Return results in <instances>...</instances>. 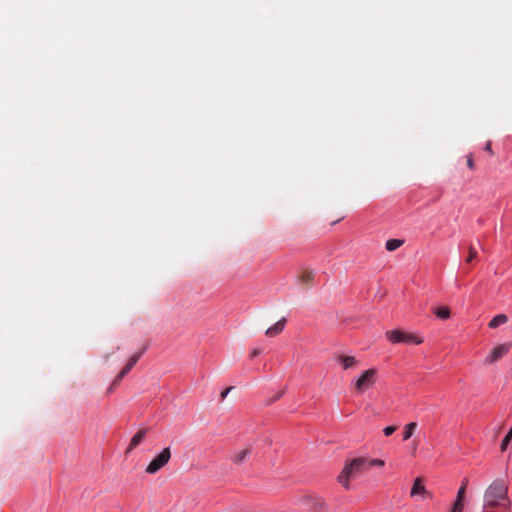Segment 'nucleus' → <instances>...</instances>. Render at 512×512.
<instances>
[{"label": "nucleus", "mask_w": 512, "mask_h": 512, "mask_svg": "<svg viewBox=\"0 0 512 512\" xmlns=\"http://www.w3.org/2000/svg\"><path fill=\"white\" fill-rule=\"evenodd\" d=\"M325 509V503L323 501H318L314 503L313 511L314 512H323Z\"/></svg>", "instance_id": "25"}, {"label": "nucleus", "mask_w": 512, "mask_h": 512, "mask_svg": "<svg viewBox=\"0 0 512 512\" xmlns=\"http://www.w3.org/2000/svg\"><path fill=\"white\" fill-rule=\"evenodd\" d=\"M508 321V317L505 314H498L494 316L491 321L489 322L488 326L489 328H497L502 324H505Z\"/></svg>", "instance_id": "14"}, {"label": "nucleus", "mask_w": 512, "mask_h": 512, "mask_svg": "<svg viewBox=\"0 0 512 512\" xmlns=\"http://www.w3.org/2000/svg\"><path fill=\"white\" fill-rule=\"evenodd\" d=\"M377 369L369 368L365 370L356 380L354 389L357 393H364L376 382Z\"/></svg>", "instance_id": "4"}, {"label": "nucleus", "mask_w": 512, "mask_h": 512, "mask_svg": "<svg viewBox=\"0 0 512 512\" xmlns=\"http://www.w3.org/2000/svg\"><path fill=\"white\" fill-rule=\"evenodd\" d=\"M512 440V435L510 433H507L505 437L503 438L501 444H500V450L501 452H505L509 446V443Z\"/></svg>", "instance_id": "22"}, {"label": "nucleus", "mask_w": 512, "mask_h": 512, "mask_svg": "<svg viewBox=\"0 0 512 512\" xmlns=\"http://www.w3.org/2000/svg\"><path fill=\"white\" fill-rule=\"evenodd\" d=\"M511 500L508 483L502 478L495 479L485 490L482 512H510Z\"/></svg>", "instance_id": "1"}, {"label": "nucleus", "mask_w": 512, "mask_h": 512, "mask_svg": "<svg viewBox=\"0 0 512 512\" xmlns=\"http://www.w3.org/2000/svg\"><path fill=\"white\" fill-rule=\"evenodd\" d=\"M477 255V250L472 245H470L468 249V256L465 259V262L468 264L471 263L474 259L477 258Z\"/></svg>", "instance_id": "21"}, {"label": "nucleus", "mask_w": 512, "mask_h": 512, "mask_svg": "<svg viewBox=\"0 0 512 512\" xmlns=\"http://www.w3.org/2000/svg\"><path fill=\"white\" fill-rule=\"evenodd\" d=\"M425 493H427L426 491V488L423 484V481L420 477H417L415 480H414V483L412 485V488L410 490V495L411 497L413 496H416V495H424Z\"/></svg>", "instance_id": "11"}, {"label": "nucleus", "mask_w": 512, "mask_h": 512, "mask_svg": "<svg viewBox=\"0 0 512 512\" xmlns=\"http://www.w3.org/2000/svg\"><path fill=\"white\" fill-rule=\"evenodd\" d=\"M263 352V349L261 347H255L251 350L250 354H249V357L251 359L259 356L261 353Z\"/></svg>", "instance_id": "26"}, {"label": "nucleus", "mask_w": 512, "mask_h": 512, "mask_svg": "<svg viewBox=\"0 0 512 512\" xmlns=\"http://www.w3.org/2000/svg\"><path fill=\"white\" fill-rule=\"evenodd\" d=\"M386 337L393 344L405 343L419 345L423 343V338L400 329L387 331Z\"/></svg>", "instance_id": "3"}, {"label": "nucleus", "mask_w": 512, "mask_h": 512, "mask_svg": "<svg viewBox=\"0 0 512 512\" xmlns=\"http://www.w3.org/2000/svg\"><path fill=\"white\" fill-rule=\"evenodd\" d=\"M171 458V451L169 447L164 448L151 462L147 465L145 471L148 474H155L168 464Z\"/></svg>", "instance_id": "5"}, {"label": "nucleus", "mask_w": 512, "mask_h": 512, "mask_svg": "<svg viewBox=\"0 0 512 512\" xmlns=\"http://www.w3.org/2000/svg\"><path fill=\"white\" fill-rule=\"evenodd\" d=\"M286 323H287V319L285 317H282L274 325L267 328V330L265 331V335L267 337H275V336L279 335L284 330Z\"/></svg>", "instance_id": "10"}, {"label": "nucleus", "mask_w": 512, "mask_h": 512, "mask_svg": "<svg viewBox=\"0 0 512 512\" xmlns=\"http://www.w3.org/2000/svg\"><path fill=\"white\" fill-rule=\"evenodd\" d=\"M511 346H512V344L510 342L499 344V345L495 346L491 350L490 354L486 357L485 362L488 364H492V363L498 361L499 359H501L504 355H506L510 351Z\"/></svg>", "instance_id": "6"}, {"label": "nucleus", "mask_w": 512, "mask_h": 512, "mask_svg": "<svg viewBox=\"0 0 512 512\" xmlns=\"http://www.w3.org/2000/svg\"><path fill=\"white\" fill-rule=\"evenodd\" d=\"M464 508V502L455 500L450 512H462Z\"/></svg>", "instance_id": "23"}, {"label": "nucleus", "mask_w": 512, "mask_h": 512, "mask_svg": "<svg viewBox=\"0 0 512 512\" xmlns=\"http://www.w3.org/2000/svg\"><path fill=\"white\" fill-rule=\"evenodd\" d=\"M436 317L442 320H446L450 317L451 311L448 306H439L434 309Z\"/></svg>", "instance_id": "15"}, {"label": "nucleus", "mask_w": 512, "mask_h": 512, "mask_svg": "<svg viewBox=\"0 0 512 512\" xmlns=\"http://www.w3.org/2000/svg\"><path fill=\"white\" fill-rule=\"evenodd\" d=\"M149 345L145 344L139 351L130 356L127 363L122 368L124 373H129L133 367L137 364L139 359L143 356V354L148 350Z\"/></svg>", "instance_id": "7"}, {"label": "nucleus", "mask_w": 512, "mask_h": 512, "mask_svg": "<svg viewBox=\"0 0 512 512\" xmlns=\"http://www.w3.org/2000/svg\"><path fill=\"white\" fill-rule=\"evenodd\" d=\"M403 244H404V240L403 239L393 238V239H389V240L386 241L385 248L388 251H395L396 249L401 247Z\"/></svg>", "instance_id": "17"}, {"label": "nucleus", "mask_w": 512, "mask_h": 512, "mask_svg": "<svg viewBox=\"0 0 512 512\" xmlns=\"http://www.w3.org/2000/svg\"><path fill=\"white\" fill-rule=\"evenodd\" d=\"M148 432V428H142L136 432V434L131 438L128 447L126 448L125 454H129L132 450H134L145 438Z\"/></svg>", "instance_id": "9"}, {"label": "nucleus", "mask_w": 512, "mask_h": 512, "mask_svg": "<svg viewBox=\"0 0 512 512\" xmlns=\"http://www.w3.org/2000/svg\"><path fill=\"white\" fill-rule=\"evenodd\" d=\"M128 373H124V370L121 369V371L116 375V377L114 378L111 386L109 387L108 389V392H112L114 388H116L120 383L121 381L123 380V378L127 375Z\"/></svg>", "instance_id": "20"}, {"label": "nucleus", "mask_w": 512, "mask_h": 512, "mask_svg": "<svg viewBox=\"0 0 512 512\" xmlns=\"http://www.w3.org/2000/svg\"><path fill=\"white\" fill-rule=\"evenodd\" d=\"M468 482H469L468 478H463L462 479L461 485H460V487H459V489L457 491L456 500L464 502L465 492H466V488H467Z\"/></svg>", "instance_id": "18"}, {"label": "nucleus", "mask_w": 512, "mask_h": 512, "mask_svg": "<svg viewBox=\"0 0 512 512\" xmlns=\"http://www.w3.org/2000/svg\"><path fill=\"white\" fill-rule=\"evenodd\" d=\"M315 272L310 269H303L298 276V280L303 285L311 284L314 281Z\"/></svg>", "instance_id": "12"}, {"label": "nucleus", "mask_w": 512, "mask_h": 512, "mask_svg": "<svg viewBox=\"0 0 512 512\" xmlns=\"http://www.w3.org/2000/svg\"><path fill=\"white\" fill-rule=\"evenodd\" d=\"M397 430L396 426H387L383 429V433L385 436L392 435Z\"/></svg>", "instance_id": "27"}, {"label": "nucleus", "mask_w": 512, "mask_h": 512, "mask_svg": "<svg viewBox=\"0 0 512 512\" xmlns=\"http://www.w3.org/2000/svg\"><path fill=\"white\" fill-rule=\"evenodd\" d=\"M483 150L486 151L490 156H494L495 153H494V150L492 148V141L491 140H488L485 144V146L483 147Z\"/></svg>", "instance_id": "24"}, {"label": "nucleus", "mask_w": 512, "mask_h": 512, "mask_svg": "<svg viewBox=\"0 0 512 512\" xmlns=\"http://www.w3.org/2000/svg\"><path fill=\"white\" fill-rule=\"evenodd\" d=\"M149 345L145 344L139 351L130 356L127 363L122 368L124 373H129L133 367L137 364L139 359L143 356V354L148 350Z\"/></svg>", "instance_id": "8"}, {"label": "nucleus", "mask_w": 512, "mask_h": 512, "mask_svg": "<svg viewBox=\"0 0 512 512\" xmlns=\"http://www.w3.org/2000/svg\"><path fill=\"white\" fill-rule=\"evenodd\" d=\"M252 450L251 448H245L241 451H239L238 453H236L233 457H232V461L235 463V464H241L245 459L246 457L251 454Z\"/></svg>", "instance_id": "16"}, {"label": "nucleus", "mask_w": 512, "mask_h": 512, "mask_svg": "<svg viewBox=\"0 0 512 512\" xmlns=\"http://www.w3.org/2000/svg\"><path fill=\"white\" fill-rule=\"evenodd\" d=\"M416 427H417L416 422H410L407 425H405L404 431H403V440L404 441L411 438L413 431L415 430Z\"/></svg>", "instance_id": "19"}, {"label": "nucleus", "mask_w": 512, "mask_h": 512, "mask_svg": "<svg viewBox=\"0 0 512 512\" xmlns=\"http://www.w3.org/2000/svg\"><path fill=\"white\" fill-rule=\"evenodd\" d=\"M337 360L344 369L351 368L356 364V359L354 356L338 355Z\"/></svg>", "instance_id": "13"}, {"label": "nucleus", "mask_w": 512, "mask_h": 512, "mask_svg": "<svg viewBox=\"0 0 512 512\" xmlns=\"http://www.w3.org/2000/svg\"><path fill=\"white\" fill-rule=\"evenodd\" d=\"M385 462L381 459H369L364 456L353 459H346L344 467L340 471L337 481L346 489L350 488L349 479L356 477L369 470L371 467H383Z\"/></svg>", "instance_id": "2"}, {"label": "nucleus", "mask_w": 512, "mask_h": 512, "mask_svg": "<svg viewBox=\"0 0 512 512\" xmlns=\"http://www.w3.org/2000/svg\"><path fill=\"white\" fill-rule=\"evenodd\" d=\"M233 389V387H228L226 388L225 390H223L220 394V398L221 400H224L226 398V396L228 395V393Z\"/></svg>", "instance_id": "29"}, {"label": "nucleus", "mask_w": 512, "mask_h": 512, "mask_svg": "<svg viewBox=\"0 0 512 512\" xmlns=\"http://www.w3.org/2000/svg\"><path fill=\"white\" fill-rule=\"evenodd\" d=\"M467 166H468V168L470 170H474L475 169V162H474L472 154L467 156Z\"/></svg>", "instance_id": "28"}]
</instances>
